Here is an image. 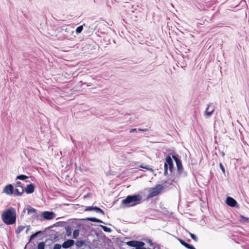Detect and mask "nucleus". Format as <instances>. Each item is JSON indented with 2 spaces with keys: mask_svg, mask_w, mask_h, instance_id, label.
Wrapping results in <instances>:
<instances>
[{
  "mask_svg": "<svg viewBox=\"0 0 249 249\" xmlns=\"http://www.w3.org/2000/svg\"><path fill=\"white\" fill-rule=\"evenodd\" d=\"M1 219L6 225H12L16 221V212L15 208L10 207L1 215Z\"/></svg>",
  "mask_w": 249,
  "mask_h": 249,
  "instance_id": "1",
  "label": "nucleus"
},
{
  "mask_svg": "<svg viewBox=\"0 0 249 249\" xmlns=\"http://www.w3.org/2000/svg\"><path fill=\"white\" fill-rule=\"evenodd\" d=\"M142 196L140 195H129L122 201V204L125 207H133L142 202Z\"/></svg>",
  "mask_w": 249,
  "mask_h": 249,
  "instance_id": "2",
  "label": "nucleus"
},
{
  "mask_svg": "<svg viewBox=\"0 0 249 249\" xmlns=\"http://www.w3.org/2000/svg\"><path fill=\"white\" fill-rule=\"evenodd\" d=\"M163 189V186L161 184H157L154 187L150 188L149 190V194L147 196L146 199L156 196Z\"/></svg>",
  "mask_w": 249,
  "mask_h": 249,
  "instance_id": "3",
  "label": "nucleus"
},
{
  "mask_svg": "<svg viewBox=\"0 0 249 249\" xmlns=\"http://www.w3.org/2000/svg\"><path fill=\"white\" fill-rule=\"evenodd\" d=\"M59 32L63 35V38H68L73 33L72 28L70 25L62 26L59 31Z\"/></svg>",
  "mask_w": 249,
  "mask_h": 249,
  "instance_id": "4",
  "label": "nucleus"
},
{
  "mask_svg": "<svg viewBox=\"0 0 249 249\" xmlns=\"http://www.w3.org/2000/svg\"><path fill=\"white\" fill-rule=\"evenodd\" d=\"M55 213L53 212L44 211L42 212L40 218L39 217V215L38 214H36L35 217L40 220H43L44 219L51 220L54 218L55 217Z\"/></svg>",
  "mask_w": 249,
  "mask_h": 249,
  "instance_id": "5",
  "label": "nucleus"
},
{
  "mask_svg": "<svg viewBox=\"0 0 249 249\" xmlns=\"http://www.w3.org/2000/svg\"><path fill=\"white\" fill-rule=\"evenodd\" d=\"M47 232H48L49 238L46 240L45 242H48V241H51L52 243H53L54 241L58 240V232L54 230L49 229L46 232H45L44 234Z\"/></svg>",
  "mask_w": 249,
  "mask_h": 249,
  "instance_id": "6",
  "label": "nucleus"
},
{
  "mask_svg": "<svg viewBox=\"0 0 249 249\" xmlns=\"http://www.w3.org/2000/svg\"><path fill=\"white\" fill-rule=\"evenodd\" d=\"M172 158L174 159L176 163L178 172L179 175H180L183 171V168L182 165L181 160L179 158L178 155L175 152L174 154L172 155Z\"/></svg>",
  "mask_w": 249,
  "mask_h": 249,
  "instance_id": "7",
  "label": "nucleus"
},
{
  "mask_svg": "<svg viewBox=\"0 0 249 249\" xmlns=\"http://www.w3.org/2000/svg\"><path fill=\"white\" fill-rule=\"evenodd\" d=\"M175 152H172V153H170L169 155L167 156L165 159V161L164 162V165L166 164L167 167H168V166H169V171L171 172H172L174 170V163L173 161V160L170 156L171 155H173L174 154Z\"/></svg>",
  "mask_w": 249,
  "mask_h": 249,
  "instance_id": "8",
  "label": "nucleus"
},
{
  "mask_svg": "<svg viewBox=\"0 0 249 249\" xmlns=\"http://www.w3.org/2000/svg\"><path fill=\"white\" fill-rule=\"evenodd\" d=\"M14 191V188L13 185L11 184H9L4 187L2 192L7 195L11 196L13 195Z\"/></svg>",
  "mask_w": 249,
  "mask_h": 249,
  "instance_id": "9",
  "label": "nucleus"
},
{
  "mask_svg": "<svg viewBox=\"0 0 249 249\" xmlns=\"http://www.w3.org/2000/svg\"><path fill=\"white\" fill-rule=\"evenodd\" d=\"M226 203L229 206L231 207L238 208V205L237 201L231 197H227Z\"/></svg>",
  "mask_w": 249,
  "mask_h": 249,
  "instance_id": "10",
  "label": "nucleus"
},
{
  "mask_svg": "<svg viewBox=\"0 0 249 249\" xmlns=\"http://www.w3.org/2000/svg\"><path fill=\"white\" fill-rule=\"evenodd\" d=\"M95 211V212L97 213H101L103 215L105 214V213L103 210H102L101 208L99 207H98L97 206H88L86 207V208L85 210V211Z\"/></svg>",
  "mask_w": 249,
  "mask_h": 249,
  "instance_id": "11",
  "label": "nucleus"
},
{
  "mask_svg": "<svg viewBox=\"0 0 249 249\" xmlns=\"http://www.w3.org/2000/svg\"><path fill=\"white\" fill-rule=\"evenodd\" d=\"M35 189V185L34 184L30 183V184H28L26 185V188L24 189V192H25L27 194H30L33 193Z\"/></svg>",
  "mask_w": 249,
  "mask_h": 249,
  "instance_id": "12",
  "label": "nucleus"
},
{
  "mask_svg": "<svg viewBox=\"0 0 249 249\" xmlns=\"http://www.w3.org/2000/svg\"><path fill=\"white\" fill-rule=\"evenodd\" d=\"M214 110V108L213 107H211V105L210 104L207 105V107L205 111V115L207 117H210L212 115Z\"/></svg>",
  "mask_w": 249,
  "mask_h": 249,
  "instance_id": "13",
  "label": "nucleus"
},
{
  "mask_svg": "<svg viewBox=\"0 0 249 249\" xmlns=\"http://www.w3.org/2000/svg\"><path fill=\"white\" fill-rule=\"evenodd\" d=\"M74 244V241L72 239H69L65 241L62 245L64 249H68L72 246Z\"/></svg>",
  "mask_w": 249,
  "mask_h": 249,
  "instance_id": "14",
  "label": "nucleus"
},
{
  "mask_svg": "<svg viewBox=\"0 0 249 249\" xmlns=\"http://www.w3.org/2000/svg\"><path fill=\"white\" fill-rule=\"evenodd\" d=\"M239 221L243 224H246L249 223V218L245 217L242 215L239 216Z\"/></svg>",
  "mask_w": 249,
  "mask_h": 249,
  "instance_id": "15",
  "label": "nucleus"
},
{
  "mask_svg": "<svg viewBox=\"0 0 249 249\" xmlns=\"http://www.w3.org/2000/svg\"><path fill=\"white\" fill-rule=\"evenodd\" d=\"M174 181V179H169L165 181L161 185L163 186V188H166L171 185Z\"/></svg>",
  "mask_w": 249,
  "mask_h": 249,
  "instance_id": "16",
  "label": "nucleus"
},
{
  "mask_svg": "<svg viewBox=\"0 0 249 249\" xmlns=\"http://www.w3.org/2000/svg\"><path fill=\"white\" fill-rule=\"evenodd\" d=\"M45 232V230L44 231H37L35 233L32 234L30 236L29 242H31L32 240H33L35 237H36L38 235H39L41 233L44 234V233Z\"/></svg>",
  "mask_w": 249,
  "mask_h": 249,
  "instance_id": "17",
  "label": "nucleus"
},
{
  "mask_svg": "<svg viewBox=\"0 0 249 249\" xmlns=\"http://www.w3.org/2000/svg\"><path fill=\"white\" fill-rule=\"evenodd\" d=\"M24 192V189H22V191L20 192L18 191V189H14L13 195L15 196H21Z\"/></svg>",
  "mask_w": 249,
  "mask_h": 249,
  "instance_id": "18",
  "label": "nucleus"
},
{
  "mask_svg": "<svg viewBox=\"0 0 249 249\" xmlns=\"http://www.w3.org/2000/svg\"><path fill=\"white\" fill-rule=\"evenodd\" d=\"M137 240H131L126 242L125 243L127 245L131 247H135L136 248Z\"/></svg>",
  "mask_w": 249,
  "mask_h": 249,
  "instance_id": "19",
  "label": "nucleus"
},
{
  "mask_svg": "<svg viewBox=\"0 0 249 249\" xmlns=\"http://www.w3.org/2000/svg\"><path fill=\"white\" fill-rule=\"evenodd\" d=\"M144 245H145V243L143 242L137 240L136 246L135 249H137V248L140 249V248H144Z\"/></svg>",
  "mask_w": 249,
  "mask_h": 249,
  "instance_id": "20",
  "label": "nucleus"
},
{
  "mask_svg": "<svg viewBox=\"0 0 249 249\" xmlns=\"http://www.w3.org/2000/svg\"><path fill=\"white\" fill-rule=\"evenodd\" d=\"M29 178V177L25 175H19L17 176L16 179H20L21 180H25Z\"/></svg>",
  "mask_w": 249,
  "mask_h": 249,
  "instance_id": "21",
  "label": "nucleus"
},
{
  "mask_svg": "<svg viewBox=\"0 0 249 249\" xmlns=\"http://www.w3.org/2000/svg\"><path fill=\"white\" fill-rule=\"evenodd\" d=\"M26 209L28 211V214L33 213H36V209L32 208L30 205L27 206Z\"/></svg>",
  "mask_w": 249,
  "mask_h": 249,
  "instance_id": "22",
  "label": "nucleus"
},
{
  "mask_svg": "<svg viewBox=\"0 0 249 249\" xmlns=\"http://www.w3.org/2000/svg\"><path fill=\"white\" fill-rule=\"evenodd\" d=\"M25 228V226L20 225L18 226L17 229L16 230L15 232L17 234H18L21 231H22Z\"/></svg>",
  "mask_w": 249,
  "mask_h": 249,
  "instance_id": "23",
  "label": "nucleus"
},
{
  "mask_svg": "<svg viewBox=\"0 0 249 249\" xmlns=\"http://www.w3.org/2000/svg\"><path fill=\"white\" fill-rule=\"evenodd\" d=\"M86 220H88V221H91L93 222H97V223L100 222V221H99V219H98L95 217H87L86 218Z\"/></svg>",
  "mask_w": 249,
  "mask_h": 249,
  "instance_id": "24",
  "label": "nucleus"
},
{
  "mask_svg": "<svg viewBox=\"0 0 249 249\" xmlns=\"http://www.w3.org/2000/svg\"><path fill=\"white\" fill-rule=\"evenodd\" d=\"M99 226L104 230V231L107 232H111L112 231V230L107 226L100 225Z\"/></svg>",
  "mask_w": 249,
  "mask_h": 249,
  "instance_id": "25",
  "label": "nucleus"
},
{
  "mask_svg": "<svg viewBox=\"0 0 249 249\" xmlns=\"http://www.w3.org/2000/svg\"><path fill=\"white\" fill-rule=\"evenodd\" d=\"M65 229L66 231V235L67 236H71V232H72V229L71 228V227L70 226L65 227Z\"/></svg>",
  "mask_w": 249,
  "mask_h": 249,
  "instance_id": "26",
  "label": "nucleus"
},
{
  "mask_svg": "<svg viewBox=\"0 0 249 249\" xmlns=\"http://www.w3.org/2000/svg\"><path fill=\"white\" fill-rule=\"evenodd\" d=\"M47 242H41L38 244L37 249H45V244Z\"/></svg>",
  "mask_w": 249,
  "mask_h": 249,
  "instance_id": "27",
  "label": "nucleus"
},
{
  "mask_svg": "<svg viewBox=\"0 0 249 249\" xmlns=\"http://www.w3.org/2000/svg\"><path fill=\"white\" fill-rule=\"evenodd\" d=\"M60 224H61V222H56V223H55L54 224H53V225L52 226H51L49 227H47L45 229V231L46 232L49 229H51V228H52L53 227H58V226H60Z\"/></svg>",
  "mask_w": 249,
  "mask_h": 249,
  "instance_id": "28",
  "label": "nucleus"
},
{
  "mask_svg": "<svg viewBox=\"0 0 249 249\" xmlns=\"http://www.w3.org/2000/svg\"><path fill=\"white\" fill-rule=\"evenodd\" d=\"M144 240L147 243H148L150 246H153L154 247V246L157 245L156 243H153L152 241L150 239H149V238H147V239H144Z\"/></svg>",
  "mask_w": 249,
  "mask_h": 249,
  "instance_id": "29",
  "label": "nucleus"
},
{
  "mask_svg": "<svg viewBox=\"0 0 249 249\" xmlns=\"http://www.w3.org/2000/svg\"><path fill=\"white\" fill-rule=\"evenodd\" d=\"M79 234V230L78 229L74 230L73 231V238L76 239Z\"/></svg>",
  "mask_w": 249,
  "mask_h": 249,
  "instance_id": "30",
  "label": "nucleus"
},
{
  "mask_svg": "<svg viewBox=\"0 0 249 249\" xmlns=\"http://www.w3.org/2000/svg\"><path fill=\"white\" fill-rule=\"evenodd\" d=\"M84 244H85V241H84L79 240V241H76V246L78 248H80V247H81L82 246H83Z\"/></svg>",
  "mask_w": 249,
  "mask_h": 249,
  "instance_id": "31",
  "label": "nucleus"
},
{
  "mask_svg": "<svg viewBox=\"0 0 249 249\" xmlns=\"http://www.w3.org/2000/svg\"><path fill=\"white\" fill-rule=\"evenodd\" d=\"M83 29V25H80L77 27L76 29V33L78 34L81 33Z\"/></svg>",
  "mask_w": 249,
  "mask_h": 249,
  "instance_id": "32",
  "label": "nucleus"
},
{
  "mask_svg": "<svg viewBox=\"0 0 249 249\" xmlns=\"http://www.w3.org/2000/svg\"><path fill=\"white\" fill-rule=\"evenodd\" d=\"M15 186L16 187H21L22 189H23V185L19 181H17Z\"/></svg>",
  "mask_w": 249,
  "mask_h": 249,
  "instance_id": "33",
  "label": "nucleus"
},
{
  "mask_svg": "<svg viewBox=\"0 0 249 249\" xmlns=\"http://www.w3.org/2000/svg\"><path fill=\"white\" fill-rule=\"evenodd\" d=\"M189 234H190L191 237L192 238V239H193L196 242H197L198 238L195 234L192 233L191 232H189Z\"/></svg>",
  "mask_w": 249,
  "mask_h": 249,
  "instance_id": "34",
  "label": "nucleus"
},
{
  "mask_svg": "<svg viewBox=\"0 0 249 249\" xmlns=\"http://www.w3.org/2000/svg\"><path fill=\"white\" fill-rule=\"evenodd\" d=\"M178 240L180 242V243L184 246L186 247V245L187 244V243L185 242L183 240L181 239V238H177Z\"/></svg>",
  "mask_w": 249,
  "mask_h": 249,
  "instance_id": "35",
  "label": "nucleus"
},
{
  "mask_svg": "<svg viewBox=\"0 0 249 249\" xmlns=\"http://www.w3.org/2000/svg\"><path fill=\"white\" fill-rule=\"evenodd\" d=\"M219 167L222 172V173L224 174V175H225V173H226V171H225V167L224 166H223V164L220 162L219 163Z\"/></svg>",
  "mask_w": 249,
  "mask_h": 249,
  "instance_id": "36",
  "label": "nucleus"
},
{
  "mask_svg": "<svg viewBox=\"0 0 249 249\" xmlns=\"http://www.w3.org/2000/svg\"><path fill=\"white\" fill-rule=\"evenodd\" d=\"M140 167L145 169H146L147 170L153 171V169L150 168L149 166H148V165L144 166L143 165H141L140 166Z\"/></svg>",
  "mask_w": 249,
  "mask_h": 249,
  "instance_id": "37",
  "label": "nucleus"
},
{
  "mask_svg": "<svg viewBox=\"0 0 249 249\" xmlns=\"http://www.w3.org/2000/svg\"><path fill=\"white\" fill-rule=\"evenodd\" d=\"M168 174V167H167L166 164L164 165V175L167 176Z\"/></svg>",
  "mask_w": 249,
  "mask_h": 249,
  "instance_id": "38",
  "label": "nucleus"
},
{
  "mask_svg": "<svg viewBox=\"0 0 249 249\" xmlns=\"http://www.w3.org/2000/svg\"><path fill=\"white\" fill-rule=\"evenodd\" d=\"M185 248L188 249H196L192 245L187 243Z\"/></svg>",
  "mask_w": 249,
  "mask_h": 249,
  "instance_id": "39",
  "label": "nucleus"
},
{
  "mask_svg": "<svg viewBox=\"0 0 249 249\" xmlns=\"http://www.w3.org/2000/svg\"><path fill=\"white\" fill-rule=\"evenodd\" d=\"M62 245L59 244H56L54 245L53 249H61Z\"/></svg>",
  "mask_w": 249,
  "mask_h": 249,
  "instance_id": "40",
  "label": "nucleus"
},
{
  "mask_svg": "<svg viewBox=\"0 0 249 249\" xmlns=\"http://www.w3.org/2000/svg\"><path fill=\"white\" fill-rule=\"evenodd\" d=\"M139 131H143V132H145V131H147L148 130L147 129H141V128H139L138 129Z\"/></svg>",
  "mask_w": 249,
  "mask_h": 249,
  "instance_id": "41",
  "label": "nucleus"
},
{
  "mask_svg": "<svg viewBox=\"0 0 249 249\" xmlns=\"http://www.w3.org/2000/svg\"><path fill=\"white\" fill-rule=\"evenodd\" d=\"M137 129L136 128H133V129H131L129 131V132L130 133H132V132H134L135 131H136Z\"/></svg>",
  "mask_w": 249,
  "mask_h": 249,
  "instance_id": "42",
  "label": "nucleus"
},
{
  "mask_svg": "<svg viewBox=\"0 0 249 249\" xmlns=\"http://www.w3.org/2000/svg\"><path fill=\"white\" fill-rule=\"evenodd\" d=\"M99 221H100V223H103V224H104L105 225H108V223H106V222L103 221L102 220H101L100 219H99Z\"/></svg>",
  "mask_w": 249,
  "mask_h": 249,
  "instance_id": "43",
  "label": "nucleus"
},
{
  "mask_svg": "<svg viewBox=\"0 0 249 249\" xmlns=\"http://www.w3.org/2000/svg\"><path fill=\"white\" fill-rule=\"evenodd\" d=\"M221 153L222 157L225 156V153L223 151H222Z\"/></svg>",
  "mask_w": 249,
  "mask_h": 249,
  "instance_id": "44",
  "label": "nucleus"
},
{
  "mask_svg": "<svg viewBox=\"0 0 249 249\" xmlns=\"http://www.w3.org/2000/svg\"><path fill=\"white\" fill-rule=\"evenodd\" d=\"M25 61H26V63H28V62H29V60H28V59H25Z\"/></svg>",
  "mask_w": 249,
  "mask_h": 249,
  "instance_id": "45",
  "label": "nucleus"
},
{
  "mask_svg": "<svg viewBox=\"0 0 249 249\" xmlns=\"http://www.w3.org/2000/svg\"><path fill=\"white\" fill-rule=\"evenodd\" d=\"M29 230H30V228H28L26 230V233H28V231H29Z\"/></svg>",
  "mask_w": 249,
  "mask_h": 249,
  "instance_id": "46",
  "label": "nucleus"
},
{
  "mask_svg": "<svg viewBox=\"0 0 249 249\" xmlns=\"http://www.w3.org/2000/svg\"><path fill=\"white\" fill-rule=\"evenodd\" d=\"M80 223H78V224H77V227H80Z\"/></svg>",
  "mask_w": 249,
  "mask_h": 249,
  "instance_id": "47",
  "label": "nucleus"
},
{
  "mask_svg": "<svg viewBox=\"0 0 249 249\" xmlns=\"http://www.w3.org/2000/svg\"><path fill=\"white\" fill-rule=\"evenodd\" d=\"M25 209H24L23 210V212H22V213H25Z\"/></svg>",
  "mask_w": 249,
  "mask_h": 249,
  "instance_id": "48",
  "label": "nucleus"
},
{
  "mask_svg": "<svg viewBox=\"0 0 249 249\" xmlns=\"http://www.w3.org/2000/svg\"><path fill=\"white\" fill-rule=\"evenodd\" d=\"M87 86H90V85L87 84Z\"/></svg>",
  "mask_w": 249,
  "mask_h": 249,
  "instance_id": "49",
  "label": "nucleus"
}]
</instances>
